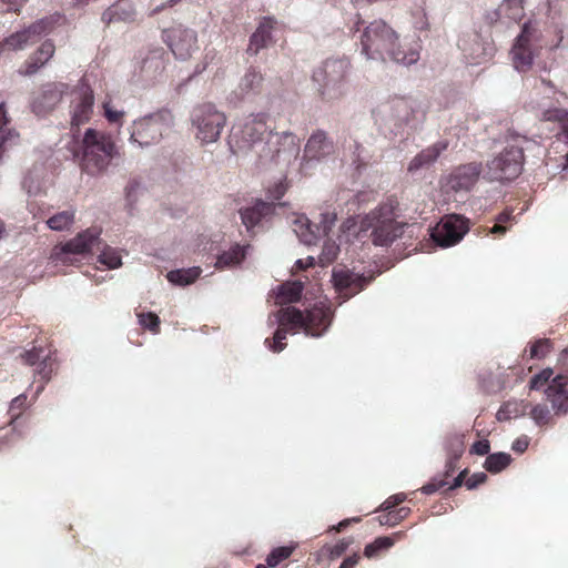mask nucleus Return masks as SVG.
I'll use <instances>...</instances> for the list:
<instances>
[{
  "label": "nucleus",
  "instance_id": "17",
  "mask_svg": "<svg viewBox=\"0 0 568 568\" xmlns=\"http://www.w3.org/2000/svg\"><path fill=\"white\" fill-rule=\"evenodd\" d=\"M483 172L481 163L470 162L457 166L449 175L448 185L452 190L469 191Z\"/></svg>",
  "mask_w": 568,
  "mask_h": 568
},
{
  "label": "nucleus",
  "instance_id": "9",
  "mask_svg": "<svg viewBox=\"0 0 568 568\" xmlns=\"http://www.w3.org/2000/svg\"><path fill=\"white\" fill-rule=\"evenodd\" d=\"M192 125L196 129V139L203 144L216 142L226 123V116L212 103H202L193 108Z\"/></svg>",
  "mask_w": 568,
  "mask_h": 568
},
{
  "label": "nucleus",
  "instance_id": "33",
  "mask_svg": "<svg viewBox=\"0 0 568 568\" xmlns=\"http://www.w3.org/2000/svg\"><path fill=\"white\" fill-rule=\"evenodd\" d=\"M541 32L538 28V23L532 20H527L523 27L520 33L516 37L515 42L532 48L540 39Z\"/></svg>",
  "mask_w": 568,
  "mask_h": 568
},
{
  "label": "nucleus",
  "instance_id": "60",
  "mask_svg": "<svg viewBox=\"0 0 568 568\" xmlns=\"http://www.w3.org/2000/svg\"><path fill=\"white\" fill-rule=\"evenodd\" d=\"M568 110L565 109H549L544 112V119L547 121H565V116H567Z\"/></svg>",
  "mask_w": 568,
  "mask_h": 568
},
{
  "label": "nucleus",
  "instance_id": "29",
  "mask_svg": "<svg viewBox=\"0 0 568 568\" xmlns=\"http://www.w3.org/2000/svg\"><path fill=\"white\" fill-rule=\"evenodd\" d=\"M293 231L300 241L306 245L316 243L314 222L305 215H298L293 221Z\"/></svg>",
  "mask_w": 568,
  "mask_h": 568
},
{
  "label": "nucleus",
  "instance_id": "12",
  "mask_svg": "<svg viewBox=\"0 0 568 568\" xmlns=\"http://www.w3.org/2000/svg\"><path fill=\"white\" fill-rule=\"evenodd\" d=\"M468 220L462 215L449 214L430 229V239L442 248L459 243L468 232Z\"/></svg>",
  "mask_w": 568,
  "mask_h": 568
},
{
  "label": "nucleus",
  "instance_id": "35",
  "mask_svg": "<svg viewBox=\"0 0 568 568\" xmlns=\"http://www.w3.org/2000/svg\"><path fill=\"white\" fill-rule=\"evenodd\" d=\"M513 458L509 454L504 452L493 453L486 457L484 463V467L487 471L491 474H497L504 470L510 463Z\"/></svg>",
  "mask_w": 568,
  "mask_h": 568
},
{
  "label": "nucleus",
  "instance_id": "58",
  "mask_svg": "<svg viewBox=\"0 0 568 568\" xmlns=\"http://www.w3.org/2000/svg\"><path fill=\"white\" fill-rule=\"evenodd\" d=\"M446 485H447L446 480L438 478V477H434V478H432V480L429 483L424 485L420 488V490L425 495H432V494L436 493L439 488H442Z\"/></svg>",
  "mask_w": 568,
  "mask_h": 568
},
{
  "label": "nucleus",
  "instance_id": "53",
  "mask_svg": "<svg viewBox=\"0 0 568 568\" xmlns=\"http://www.w3.org/2000/svg\"><path fill=\"white\" fill-rule=\"evenodd\" d=\"M530 416L537 425H544L550 417V412L545 405H535L530 410Z\"/></svg>",
  "mask_w": 568,
  "mask_h": 568
},
{
  "label": "nucleus",
  "instance_id": "2",
  "mask_svg": "<svg viewBox=\"0 0 568 568\" xmlns=\"http://www.w3.org/2000/svg\"><path fill=\"white\" fill-rule=\"evenodd\" d=\"M334 317V311L325 302L315 303L311 308L305 312L294 307H283L270 317V324H277L280 327L274 333L273 343L270 344V338L265 339L270 349L274 353L282 352L286 344L283 341L286 338L287 331L285 326L292 329L302 328L306 336L322 337L329 328Z\"/></svg>",
  "mask_w": 568,
  "mask_h": 568
},
{
  "label": "nucleus",
  "instance_id": "39",
  "mask_svg": "<svg viewBox=\"0 0 568 568\" xmlns=\"http://www.w3.org/2000/svg\"><path fill=\"white\" fill-rule=\"evenodd\" d=\"M337 215L334 212H323L320 214V221L317 223L314 222L316 242L320 239L328 235L332 227L335 225Z\"/></svg>",
  "mask_w": 568,
  "mask_h": 568
},
{
  "label": "nucleus",
  "instance_id": "63",
  "mask_svg": "<svg viewBox=\"0 0 568 568\" xmlns=\"http://www.w3.org/2000/svg\"><path fill=\"white\" fill-rule=\"evenodd\" d=\"M406 499V495L404 493L395 494L390 497H388L383 504L382 509L383 510H392L397 505L403 503Z\"/></svg>",
  "mask_w": 568,
  "mask_h": 568
},
{
  "label": "nucleus",
  "instance_id": "42",
  "mask_svg": "<svg viewBox=\"0 0 568 568\" xmlns=\"http://www.w3.org/2000/svg\"><path fill=\"white\" fill-rule=\"evenodd\" d=\"M19 138L20 135L14 129L8 128L0 130V163L2 162L4 153L18 144Z\"/></svg>",
  "mask_w": 568,
  "mask_h": 568
},
{
  "label": "nucleus",
  "instance_id": "48",
  "mask_svg": "<svg viewBox=\"0 0 568 568\" xmlns=\"http://www.w3.org/2000/svg\"><path fill=\"white\" fill-rule=\"evenodd\" d=\"M286 192V185L283 182H278L274 184L272 187L267 191V199L268 202H272L276 205V207H283L286 205V202H278Z\"/></svg>",
  "mask_w": 568,
  "mask_h": 568
},
{
  "label": "nucleus",
  "instance_id": "22",
  "mask_svg": "<svg viewBox=\"0 0 568 568\" xmlns=\"http://www.w3.org/2000/svg\"><path fill=\"white\" fill-rule=\"evenodd\" d=\"M448 148V141L439 140L427 149L422 150L408 164V171L415 173L433 165L440 154Z\"/></svg>",
  "mask_w": 568,
  "mask_h": 568
},
{
  "label": "nucleus",
  "instance_id": "40",
  "mask_svg": "<svg viewBox=\"0 0 568 568\" xmlns=\"http://www.w3.org/2000/svg\"><path fill=\"white\" fill-rule=\"evenodd\" d=\"M523 2L524 0H505L504 3L500 6V9H495L486 12L485 19L489 24H494L500 19V10L513 8L518 11L511 16V18L516 19L519 12L523 10Z\"/></svg>",
  "mask_w": 568,
  "mask_h": 568
},
{
  "label": "nucleus",
  "instance_id": "54",
  "mask_svg": "<svg viewBox=\"0 0 568 568\" xmlns=\"http://www.w3.org/2000/svg\"><path fill=\"white\" fill-rule=\"evenodd\" d=\"M413 26L417 31H426L429 28L426 12L423 8L413 12Z\"/></svg>",
  "mask_w": 568,
  "mask_h": 568
},
{
  "label": "nucleus",
  "instance_id": "16",
  "mask_svg": "<svg viewBox=\"0 0 568 568\" xmlns=\"http://www.w3.org/2000/svg\"><path fill=\"white\" fill-rule=\"evenodd\" d=\"M63 95V84L47 83L40 91L33 95L31 110L38 116H43L51 112L61 101Z\"/></svg>",
  "mask_w": 568,
  "mask_h": 568
},
{
  "label": "nucleus",
  "instance_id": "64",
  "mask_svg": "<svg viewBox=\"0 0 568 568\" xmlns=\"http://www.w3.org/2000/svg\"><path fill=\"white\" fill-rule=\"evenodd\" d=\"M349 544L351 541H347L345 539L339 540L335 546L331 548V559L341 557L347 550Z\"/></svg>",
  "mask_w": 568,
  "mask_h": 568
},
{
  "label": "nucleus",
  "instance_id": "28",
  "mask_svg": "<svg viewBox=\"0 0 568 568\" xmlns=\"http://www.w3.org/2000/svg\"><path fill=\"white\" fill-rule=\"evenodd\" d=\"M247 248H250V245L235 244L231 246L230 250L223 251L217 255L215 266L217 268H226L240 265L246 256Z\"/></svg>",
  "mask_w": 568,
  "mask_h": 568
},
{
  "label": "nucleus",
  "instance_id": "52",
  "mask_svg": "<svg viewBox=\"0 0 568 568\" xmlns=\"http://www.w3.org/2000/svg\"><path fill=\"white\" fill-rule=\"evenodd\" d=\"M138 316H139V323L141 326L150 329L153 333L159 332L160 318L156 314L149 312L146 314L141 313Z\"/></svg>",
  "mask_w": 568,
  "mask_h": 568
},
{
  "label": "nucleus",
  "instance_id": "13",
  "mask_svg": "<svg viewBox=\"0 0 568 568\" xmlns=\"http://www.w3.org/2000/svg\"><path fill=\"white\" fill-rule=\"evenodd\" d=\"M163 38L174 57L179 60H187L197 49L196 32L183 26L173 27L163 32Z\"/></svg>",
  "mask_w": 568,
  "mask_h": 568
},
{
  "label": "nucleus",
  "instance_id": "62",
  "mask_svg": "<svg viewBox=\"0 0 568 568\" xmlns=\"http://www.w3.org/2000/svg\"><path fill=\"white\" fill-rule=\"evenodd\" d=\"M487 475L483 471L473 474L465 483L467 489L471 490L487 480Z\"/></svg>",
  "mask_w": 568,
  "mask_h": 568
},
{
  "label": "nucleus",
  "instance_id": "27",
  "mask_svg": "<svg viewBox=\"0 0 568 568\" xmlns=\"http://www.w3.org/2000/svg\"><path fill=\"white\" fill-rule=\"evenodd\" d=\"M53 53L54 44L52 41H44L41 47L24 62V69L19 72L23 75H33L52 58Z\"/></svg>",
  "mask_w": 568,
  "mask_h": 568
},
{
  "label": "nucleus",
  "instance_id": "56",
  "mask_svg": "<svg viewBox=\"0 0 568 568\" xmlns=\"http://www.w3.org/2000/svg\"><path fill=\"white\" fill-rule=\"evenodd\" d=\"M141 189L140 182L132 180L125 187V199L130 206H132L138 200V192Z\"/></svg>",
  "mask_w": 568,
  "mask_h": 568
},
{
  "label": "nucleus",
  "instance_id": "59",
  "mask_svg": "<svg viewBox=\"0 0 568 568\" xmlns=\"http://www.w3.org/2000/svg\"><path fill=\"white\" fill-rule=\"evenodd\" d=\"M546 389H554V390H568V376L566 375H557L555 376L550 384L547 385Z\"/></svg>",
  "mask_w": 568,
  "mask_h": 568
},
{
  "label": "nucleus",
  "instance_id": "8",
  "mask_svg": "<svg viewBox=\"0 0 568 568\" xmlns=\"http://www.w3.org/2000/svg\"><path fill=\"white\" fill-rule=\"evenodd\" d=\"M174 116L169 109H161L132 122L129 128L130 142L139 146H149L158 143L172 128Z\"/></svg>",
  "mask_w": 568,
  "mask_h": 568
},
{
  "label": "nucleus",
  "instance_id": "55",
  "mask_svg": "<svg viewBox=\"0 0 568 568\" xmlns=\"http://www.w3.org/2000/svg\"><path fill=\"white\" fill-rule=\"evenodd\" d=\"M527 407L528 404L524 402H508L504 405V412L506 410L511 418H516L525 414Z\"/></svg>",
  "mask_w": 568,
  "mask_h": 568
},
{
  "label": "nucleus",
  "instance_id": "15",
  "mask_svg": "<svg viewBox=\"0 0 568 568\" xmlns=\"http://www.w3.org/2000/svg\"><path fill=\"white\" fill-rule=\"evenodd\" d=\"M276 205L262 199H256L252 205L242 207L239 213L247 233L252 236L256 234L255 229L262 225L275 212Z\"/></svg>",
  "mask_w": 568,
  "mask_h": 568
},
{
  "label": "nucleus",
  "instance_id": "26",
  "mask_svg": "<svg viewBox=\"0 0 568 568\" xmlns=\"http://www.w3.org/2000/svg\"><path fill=\"white\" fill-rule=\"evenodd\" d=\"M93 104H94V95L92 90L85 89L83 90L72 111H71V125L72 126H79L90 120V116L93 111Z\"/></svg>",
  "mask_w": 568,
  "mask_h": 568
},
{
  "label": "nucleus",
  "instance_id": "20",
  "mask_svg": "<svg viewBox=\"0 0 568 568\" xmlns=\"http://www.w3.org/2000/svg\"><path fill=\"white\" fill-rule=\"evenodd\" d=\"M332 282L335 290L344 297V300H348L356 295L367 284V280L363 275L343 270L333 271Z\"/></svg>",
  "mask_w": 568,
  "mask_h": 568
},
{
  "label": "nucleus",
  "instance_id": "61",
  "mask_svg": "<svg viewBox=\"0 0 568 568\" xmlns=\"http://www.w3.org/2000/svg\"><path fill=\"white\" fill-rule=\"evenodd\" d=\"M490 444L487 439L477 440L470 447V454L485 456L489 455Z\"/></svg>",
  "mask_w": 568,
  "mask_h": 568
},
{
  "label": "nucleus",
  "instance_id": "24",
  "mask_svg": "<svg viewBox=\"0 0 568 568\" xmlns=\"http://www.w3.org/2000/svg\"><path fill=\"white\" fill-rule=\"evenodd\" d=\"M136 11L131 0H118L105 9L101 16L106 26L113 22H133Z\"/></svg>",
  "mask_w": 568,
  "mask_h": 568
},
{
  "label": "nucleus",
  "instance_id": "1",
  "mask_svg": "<svg viewBox=\"0 0 568 568\" xmlns=\"http://www.w3.org/2000/svg\"><path fill=\"white\" fill-rule=\"evenodd\" d=\"M265 113L251 114L244 124L233 129L231 150L258 170L287 165L300 154V139L292 132H274Z\"/></svg>",
  "mask_w": 568,
  "mask_h": 568
},
{
  "label": "nucleus",
  "instance_id": "11",
  "mask_svg": "<svg viewBox=\"0 0 568 568\" xmlns=\"http://www.w3.org/2000/svg\"><path fill=\"white\" fill-rule=\"evenodd\" d=\"M414 110L412 103L405 98H394L379 104L373 112L375 122L396 134L400 129L410 123Z\"/></svg>",
  "mask_w": 568,
  "mask_h": 568
},
{
  "label": "nucleus",
  "instance_id": "6",
  "mask_svg": "<svg viewBox=\"0 0 568 568\" xmlns=\"http://www.w3.org/2000/svg\"><path fill=\"white\" fill-rule=\"evenodd\" d=\"M349 70L346 58H328L313 70L312 81L323 101H334L346 93Z\"/></svg>",
  "mask_w": 568,
  "mask_h": 568
},
{
  "label": "nucleus",
  "instance_id": "25",
  "mask_svg": "<svg viewBox=\"0 0 568 568\" xmlns=\"http://www.w3.org/2000/svg\"><path fill=\"white\" fill-rule=\"evenodd\" d=\"M264 78L260 70L250 67L245 74L241 78L237 91L233 94L237 100H243L250 95H256L262 91Z\"/></svg>",
  "mask_w": 568,
  "mask_h": 568
},
{
  "label": "nucleus",
  "instance_id": "5",
  "mask_svg": "<svg viewBox=\"0 0 568 568\" xmlns=\"http://www.w3.org/2000/svg\"><path fill=\"white\" fill-rule=\"evenodd\" d=\"M525 136L510 133L507 138V145L501 152L486 163L484 179L494 182H510L517 179L524 166V143Z\"/></svg>",
  "mask_w": 568,
  "mask_h": 568
},
{
  "label": "nucleus",
  "instance_id": "43",
  "mask_svg": "<svg viewBox=\"0 0 568 568\" xmlns=\"http://www.w3.org/2000/svg\"><path fill=\"white\" fill-rule=\"evenodd\" d=\"M394 539L390 536L377 537L373 542L367 544L364 548V556L367 558L375 557L381 550L390 548Z\"/></svg>",
  "mask_w": 568,
  "mask_h": 568
},
{
  "label": "nucleus",
  "instance_id": "41",
  "mask_svg": "<svg viewBox=\"0 0 568 568\" xmlns=\"http://www.w3.org/2000/svg\"><path fill=\"white\" fill-rule=\"evenodd\" d=\"M445 449L447 456H452L454 459H459L464 453V439L463 435L450 434L445 439Z\"/></svg>",
  "mask_w": 568,
  "mask_h": 568
},
{
  "label": "nucleus",
  "instance_id": "30",
  "mask_svg": "<svg viewBox=\"0 0 568 568\" xmlns=\"http://www.w3.org/2000/svg\"><path fill=\"white\" fill-rule=\"evenodd\" d=\"M511 54L514 68L518 72H526L532 65V48L515 42L511 49Z\"/></svg>",
  "mask_w": 568,
  "mask_h": 568
},
{
  "label": "nucleus",
  "instance_id": "23",
  "mask_svg": "<svg viewBox=\"0 0 568 568\" xmlns=\"http://www.w3.org/2000/svg\"><path fill=\"white\" fill-rule=\"evenodd\" d=\"M273 23L272 18H263L256 30L250 37L248 47L246 49L247 54L257 55L261 50L266 49L272 43Z\"/></svg>",
  "mask_w": 568,
  "mask_h": 568
},
{
  "label": "nucleus",
  "instance_id": "45",
  "mask_svg": "<svg viewBox=\"0 0 568 568\" xmlns=\"http://www.w3.org/2000/svg\"><path fill=\"white\" fill-rule=\"evenodd\" d=\"M51 27H52L51 20L48 19V18H44V19H40V20L36 21L34 23H32L31 26H29L24 30L30 36L31 40L33 42H36L37 39L41 34L47 33L51 29Z\"/></svg>",
  "mask_w": 568,
  "mask_h": 568
},
{
  "label": "nucleus",
  "instance_id": "3",
  "mask_svg": "<svg viewBox=\"0 0 568 568\" xmlns=\"http://www.w3.org/2000/svg\"><path fill=\"white\" fill-rule=\"evenodd\" d=\"M361 52L368 60L393 61L402 65H412L419 60L417 48L403 47L397 32L384 20H374L367 24L359 36Z\"/></svg>",
  "mask_w": 568,
  "mask_h": 568
},
{
  "label": "nucleus",
  "instance_id": "50",
  "mask_svg": "<svg viewBox=\"0 0 568 568\" xmlns=\"http://www.w3.org/2000/svg\"><path fill=\"white\" fill-rule=\"evenodd\" d=\"M552 374L554 372L549 367L542 369L541 372L531 377V379L529 381V388L534 390L540 389L550 381Z\"/></svg>",
  "mask_w": 568,
  "mask_h": 568
},
{
  "label": "nucleus",
  "instance_id": "36",
  "mask_svg": "<svg viewBox=\"0 0 568 568\" xmlns=\"http://www.w3.org/2000/svg\"><path fill=\"white\" fill-rule=\"evenodd\" d=\"M545 394L556 414L565 415L568 413V390L545 389Z\"/></svg>",
  "mask_w": 568,
  "mask_h": 568
},
{
  "label": "nucleus",
  "instance_id": "19",
  "mask_svg": "<svg viewBox=\"0 0 568 568\" xmlns=\"http://www.w3.org/2000/svg\"><path fill=\"white\" fill-rule=\"evenodd\" d=\"M22 358L28 365H38L36 376H38L42 382L37 388L36 394L38 395L44 389L45 383L51 378L52 368L50 355L43 347L33 346L31 349H28L22 354Z\"/></svg>",
  "mask_w": 568,
  "mask_h": 568
},
{
  "label": "nucleus",
  "instance_id": "47",
  "mask_svg": "<svg viewBox=\"0 0 568 568\" xmlns=\"http://www.w3.org/2000/svg\"><path fill=\"white\" fill-rule=\"evenodd\" d=\"M551 351V342L548 338L537 339L530 346L531 358H544Z\"/></svg>",
  "mask_w": 568,
  "mask_h": 568
},
{
  "label": "nucleus",
  "instance_id": "21",
  "mask_svg": "<svg viewBox=\"0 0 568 568\" xmlns=\"http://www.w3.org/2000/svg\"><path fill=\"white\" fill-rule=\"evenodd\" d=\"M334 152V142L324 130H316L308 138L304 155L308 159L321 160Z\"/></svg>",
  "mask_w": 568,
  "mask_h": 568
},
{
  "label": "nucleus",
  "instance_id": "57",
  "mask_svg": "<svg viewBox=\"0 0 568 568\" xmlns=\"http://www.w3.org/2000/svg\"><path fill=\"white\" fill-rule=\"evenodd\" d=\"M104 116L110 123H119L124 115V111L115 110L109 102L103 103Z\"/></svg>",
  "mask_w": 568,
  "mask_h": 568
},
{
  "label": "nucleus",
  "instance_id": "44",
  "mask_svg": "<svg viewBox=\"0 0 568 568\" xmlns=\"http://www.w3.org/2000/svg\"><path fill=\"white\" fill-rule=\"evenodd\" d=\"M30 43L33 41L24 29L4 39V45L11 50H22Z\"/></svg>",
  "mask_w": 568,
  "mask_h": 568
},
{
  "label": "nucleus",
  "instance_id": "38",
  "mask_svg": "<svg viewBox=\"0 0 568 568\" xmlns=\"http://www.w3.org/2000/svg\"><path fill=\"white\" fill-rule=\"evenodd\" d=\"M98 261L105 265L109 270H115L122 265V257L120 252L106 244L101 248L98 255Z\"/></svg>",
  "mask_w": 568,
  "mask_h": 568
},
{
  "label": "nucleus",
  "instance_id": "46",
  "mask_svg": "<svg viewBox=\"0 0 568 568\" xmlns=\"http://www.w3.org/2000/svg\"><path fill=\"white\" fill-rule=\"evenodd\" d=\"M293 548L291 547H277L273 549L266 557V564L268 567H276L280 562L291 556Z\"/></svg>",
  "mask_w": 568,
  "mask_h": 568
},
{
  "label": "nucleus",
  "instance_id": "37",
  "mask_svg": "<svg viewBox=\"0 0 568 568\" xmlns=\"http://www.w3.org/2000/svg\"><path fill=\"white\" fill-rule=\"evenodd\" d=\"M74 222V211L67 210L58 212L52 215L48 221L47 225L53 231H64L69 229Z\"/></svg>",
  "mask_w": 568,
  "mask_h": 568
},
{
  "label": "nucleus",
  "instance_id": "51",
  "mask_svg": "<svg viewBox=\"0 0 568 568\" xmlns=\"http://www.w3.org/2000/svg\"><path fill=\"white\" fill-rule=\"evenodd\" d=\"M338 252L339 246L335 242L326 241L324 243L320 260L323 264L332 263L337 257Z\"/></svg>",
  "mask_w": 568,
  "mask_h": 568
},
{
  "label": "nucleus",
  "instance_id": "4",
  "mask_svg": "<svg viewBox=\"0 0 568 568\" xmlns=\"http://www.w3.org/2000/svg\"><path fill=\"white\" fill-rule=\"evenodd\" d=\"M81 148L80 166L83 172L92 176L106 172L113 160L119 156L112 138L92 128L85 130Z\"/></svg>",
  "mask_w": 568,
  "mask_h": 568
},
{
  "label": "nucleus",
  "instance_id": "49",
  "mask_svg": "<svg viewBox=\"0 0 568 568\" xmlns=\"http://www.w3.org/2000/svg\"><path fill=\"white\" fill-rule=\"evenodd\" d=\"M358 222L355 217H347L339 226V231L342 233L341 236H345L346 241H351L349 236L353 235L355 237H359L363 232L357 230Z\"/></svg>",
  "mask_w": 568,
  "mask_h": 568
},
{
  "label": "nucleus",
  "instance_id": "10",
  "mask_svg": "<svg viewBox=\"0 0 568 568\" xmlns=\"http://www.w3.org/2000/svg\"><path fill=\"white\" fill-rule=\"evenodd\" d=\"M101 231L98 227H89L77 234L70 241L55 245L52 248L50 258L55 263L70 265L75 262L72 255L85 254L97 246L100 248L102 244L100 240Z\"/></svg>",
  "mask_w": 568,
  "mask_h": 568
},
{
  "label": "nucleus",
  "instance_id": "34",
  "mask_svg": "<svg viewBox=\"0 0 568 568\" xmlns=\"http://www.w3.org/2000/svg\"><path fill=\"white\" fill-rule=\"evenodd\" d=\"M43 170L41 166H33L23 178L22 187L29 195H37L41 192Z\"/></svg>",
  "mask_w": 568,
  "mask_h": 568
},
{
  "label": "nucleus",
  "instance_id": "7",
  "mask_svg": "<svg viewBox=\"0 0 568 568\" xmlns=\"http://www.w3.org/2000/svg\"><path fill=\"white\" fill-rule=\"evenodd\" d=\"M394 204L382 203L378 207L363 216L359 222V232H371L373 244L389 246L404 233L405 224L395 220Z\"/></svg>",
  "mask_w": 568,
  "mask_h": 568
},
{
  "label": "nucleus",
  "instance_id": "18",
  "mask_svg": "<svg viewBox=\"0 0 568 568\" xmlns=\"http://www.w3.org/2000/svg\"><path fill=\"white\" fill-rule=\"evenodd\" d=\"M459 48L470 58L471 63L480 64L491 59L496 52L494 42L489 38L474 33L469 44L465 40L458 42Z\"/></svg>",
  "mask_w": 568,
  "mask_h": 568
},
{
  "label": "nucleus",
  "instance_id": "14",
  "mask_svg": "<svg viewBox=\"0 0 568 568\" xmlns=\"http://www.w3.org/2000/svg\"><path fill=\"white\" fill-rule=\"evenodd\" d=\"M165 69V61L160 51H152L140 62L133 71V81L142 87H150L158 82Z\"/></svg>",
  "mask_w": 568,
  "mask_h": 568
},
{
  "label": "nucleus",
  "instance_id": "31",
  "mask_svg": "<svg viewBox=\"0 0 568 568\" xmlns=\"http://www.w3.org/2000/svg\"><path fill=\"white\" fill-rule=\"evenodd\" d=\"M304 290L303 282L287 281L277 286V298L280 303H295L300 301Z\"/></svg>",
  "mask_w": 568,
  "mask_h": 568
},
{
  "label": "nucleus",
  "instance_id": "32",
  "mask_svg": "<svg viewBox=\"0 0 568 568\" xmlns=\"http://www.w3.org/2000/svg\"><path fill=\"white\" fill-rule=\"evenodd\" d=\"M202 273L201 267L193 266L189 268H179L170 271L166 274V278L170 283L178 286H186L195 282Z\"/></svg>",
  "mask_w": 568,
  "mask_h": 568
}]
</instances>
